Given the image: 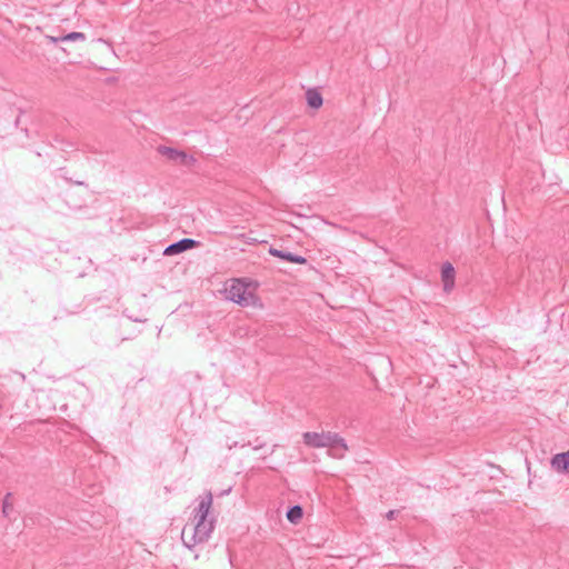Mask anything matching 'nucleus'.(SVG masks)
<instances>
[{"mask_svg":"<svg viewBox=\"0 0 569 569\" xmlns=\"http://www.w3.org/2000/svg\"><path fill=\"white\" fill-rule=\"evenodd\" d=\"M550 467L557 473L569 475V450L553 455Z\"/></svg>","mask_w":569,"mask_h":569,"instance_id":"nucleus-5","label":"nucleus"},{"mask_svg":"<svg viewBox=\"0 0 569 569\" xmlns=\"http://www.w3.org/2000/svg\"><path fill=\"white\" fill-rule=\"evenodd\" d=\"M4 399H6V396L3 393H0V409H2L4 406Z\"/></svg>","mask_w":569,"mask_h":569,"instance_id":"nucleus-16","label":"nucleus"},{"mask_svg":"<svg viewBox=\"0 0 569 569\" xmlns=\"http://www.w3.org/2000/svg\"><path fill=\"white\" fill-rule=\"evenodd\" d=\"M11 493L8 492L4 498H3V502H2V513L4 517H9L10 512L12 511L13 507H12V503L10 502V498H11Z\"/></svg>","mask_w":569,"mask_h":569,"instance_id":"nucleus-13","label":"nucleus"},{"mask_svg":"<svg viewBox=\"0 0 569 569\" xmlns=\"http://www.w3.org/2000/svg\"><path fill=\"white\" fill-rule=\"evenodd\" d=\"M248 284L243 279H233L231 284L226 288L227 299L241 307H247L250 305V301L253 299V293L248 292Z\"/></svg>","mask_w":569,"mask_h":569,"instance_id":"nucleus-2","label":"nucleus"},{"mask_svg":"<svg viewBox=\"0 0 569 569\" xmlns=\"http://www.w3.org/2000/svg\"><path fill=\"white\" fill-rule=\"evenodd\" d=\"M399 513V510H389L387 513H386V518L388 520H393L397 515Z\"/></svg>","mask_w":569,"mask_h":569,"instance_id":"nucleus-14","label":"nucleus"},{"mask_svg":"<svg viewBox=\"0 0 569 569\" xmlns=\"http://www.w3.org/2000/svg\"><path fill=\"white\" fill-rule=\"evenodd\" d=\"M306 98L308 106L312 109H319L323 103L322 96L317 89H308Z\"/></svg>","mask_w":569,"mask_h":569,"instance_id":"nucleus-11","label":"nucleus"},{"mask_svg":"<svg viewBox=\"0 0 569 569\" xmlns=\"http://www.w3.org/2000/svg\"><path fill=\"white\" fill-rule=\"evenodd\" d=\"M157 151L168 160L186 167H192L197 162V159L193 156L176 148L158 146Z\"/></svg>","mask_w":569,"mask_h":569,"instance_id":"nucleus-3","label":"nucleus"},{"mask_svg":"<svg viewBox=\"0 0 569 569\" xmlns=\"http://www.w3.org/2000/svg\"><path fill=\"white\" fill-rule=\"evenodd\" d=\"M302 438L303 443L310 448H326L329 439V437H327V432L319 433L311 431L305 432Z\"/></svg>","mask_w":569,"mask_h":569,"instance_id":"nucleus-6","label":"nucleus"},{"mask_svg":"<svg viewBox=\"0 0 569 569\" xmlns=\"http://www.w3.org/2000/svg\"><path fill=\"white\" fill-rule=\"evenodd\" d=\"M327 437H329V439L326 448H329L330 455L333 458H342L348 450L345 439L338 433L330 431L327 432Z\"/></svg>","mask_w":569,"mask_h":569,"instance_id":"nucleus-4","label":"nucleus"},{"mask_svg":"<svg viewBox=\"0 0 569 569\" xmlns=\"http://www.w3.org/2000/svg\"><path fill=\"white\" fill-rule=\"evenodd\" d=\"M47 38L52 43L64 42V41H78V40L79 41H84L86 40V34L83 32L73 31V32L67 33V34L61 36V37L48 36Z\"/></svg>","mask_w":569,"mask_h":569,"instance_id":"nucleus-10","label":"nucleus"},{"mask_svg":"<svg viewBox=\"0 0 569 569\" xmlns=\"http://www.w3.org/2000/svg\"><path fill=\"white\" fill-rule=\"evenodd\" d=\"M268 252L272 256V257H277L281 260H284V261H288L290 263H297V264H306L308 262L307 258L300 256V254H296V253H292V252H289V251H284V250H280V249H277L274 247H270Z\"/></svg>","mask_w":569,"mask_h":569,"instance_id":"nucleus-7","label":"nucleus"},{"mask_svg":"<svg viewBox=\"0 0 569 569\" xmlns=\"http://www.w3.org/2000/svg\"><path fill=\"white\" fill-rule=\"evenodd\" d=\"M303 517V509L300 505L291 506L287 511V519L291 523H298Z\"/></svg>","mask_w":569,"mask_h":569,"instance_id":"nucleus-12","label":"nucleus"},{"mask_svg":"<svg viewBox=\"0 0 569 569\" xmlns=\"http://www.w3.org/2000/svg\"><path fill=\"white\" fill-rule=\"evenodd\" d=\"M264 443L260 442L259 439L257 438L254 443L252 445L253 446V449H260L263 447Z\"/></svg>","mask_w":569,"mask_h":569,"instance_id":"nucleus-15","label":"nucleus"},{"mask_svg":"<svg viewBox=\"0 0 569 569\" xmlns=\"http://www.w3.org/2000/svg\"><path fill=\"white\" fill-rule=\"evenodd\" d=\"M186 532H187V527H184L183 530H182V538H184Z\"/></svg>","mask_w":569,"mask_h":569,"instance_id":"nucleus-17","label":"nucleus"},{"mask_svg":"<svg viewBox=\"0 0 569 569\" xmlns=\"http://www.w3.org/2000/svg\"><path fill=\"white\" fill-rule=\"evenodd\" d=\"M456 271L450 262H445L441 267V280L443 283V290L450 292L455 287Z\"/></svg>","mask_w":569,"mask_h":569,"instance_id":"nucleus-8","label":"nucleus"},{"mask_svg":"<svg viewBox=\"0 0 569 569\" xmlns=\"http://www.w3.org/2000/svg\"><path fill=\"white\" fill-rule=\"evenodd\" d=\"M76 184H79V186H82L83 182L82 181H74Z\"/></svg>","mask_w":569,"mask_h":569,"instance_id":"nucleus-18","label":"nucleus"},{"mask_svg":"<svg viewBox=\"0 0 569 569\" xmlns=\"http://www.w3.org/2000/svg\"><path fill=\"white\" fill-rule=\"evenodd\" d=\"M198 500V507L193 510L194 526L191 529V543L186 542L188 548L207 541L214 529V518H208L213 500L211 491H207L203 496L199 497Z\"/></svg>","mask_w":569,"mask_h":569,"instance_id":"nucleus-1","label":"nucleus"},{"mask_svg":"<svg viewBox=\"0 0 569 569\" xmlns=\"http://www.w3.org/2000/svg\"><path fill=\"white\" fill-rule=\"evenodd\" d=\"M198 244V242L193 239H189V238H184V239H181L174 243H171L170 246H168L164 250V254H176V253H180V252H183L188 249H192L193 247H196Z\"/></svg>","mask_w":569,"mask_h":569,"instance_id":"nucleus-9","label":"nucleus"}]
</instances>
